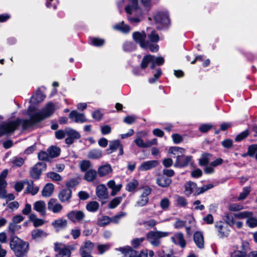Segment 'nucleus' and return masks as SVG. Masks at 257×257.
I'll return each mask as SVG.
<instances>
[{
  "label": "nucleus",
  "mask_w": 257,
  "mask_h": 257,
  "mask_svg": "<svg viewBox=\"0 0 257 257\" xmlns=\"http://www.w3.org/2000/svg\"><path fill=\"white\" fill-rule=\"evenodd\" d=\"M54 105L52 102L48 103L41 111L30 116L29 119H17L3 123L0 126V137L4 135L14 133L21 124L23 130H26L37 124L43 119L50 116L54 112Z\"/></svg>",
  "instance_id": "obj_1"
},
{
  "label": "nucleus",
  "mask_w": 257,
  "mask_h": 257,
  "mask_svg": "<svg viewBox=\"0 0 257 257\" xmlns=\"http://www.w3.org/2000/svg\"><path fill=\"white\" fill-rule=\"evenodd\" d=\"M10 246L17 257H24L29 250V243L17 236H12L10 240Z\"/></svg>",
  "instance_id": "obj_2"
},
{
  "label": "nucleus",
  "mask_w": 257,
  "mask_h": 257,
  "mask_svg": "<svg viewBox=\"0 0 257 257\" xmlns=\"http://www.w3.org/2000/svg\"><path fill=\"white\" fill-rule=\"evenodd\" d=\"M168 232L150 231L146 234V239L154 246H159L161 244V238L169 235Z\"/></svg>",
  "instance_id": "obj_3"
},
{
  "label": "nucleus",
  "mask_w": 257,
  "mask_h": 257,
  "mask_svg": "<svg viewBox=\"0 0 257 257\" xmlns=\"http://www.w3.org/2000/svg\"><path fill=\"white\" fill-rule=\"evenodd\" d=\"M154 19L156 24L161 25L162 28H167L171 23L168 13L166 11L157 12L154 16Z\"/></svg>",
  "instance_id": "obj_4"
},
{
  "label": "nucleus",
  "mask_w": 257,
  "mask_h": 257,
  "mask_svg": "<svg viewBox=\"0 0 257 257\" xmlns=\"http://www.w3.org/2000/svg\"><path fill=\"white\" fill-rule=\"evenodd\" d=\"M72 248L71 246H66L62 243H55L54 249L57 252L56 257H70Z\"/></svg>",
  "instance_id": "obj_5"
},
{
  "label": "nucleus",
  "mask_w": 257,
  "mask_h": 257,
  "mask_svg": "<svg viewBox=\"0 0 257 257\" xmlns=\"http://www.w3.org/2000/svg\"><path fill=\"white\" fill-rule=\"evenodd\" d=\"M67 218L72 222H82L84 220L85 214L81 210H74L69 211L66 215Z\"/></svg>",
  "instance_id": "obj_6"
},
{
  "label": "nucleus",
  "mask_w": 257,
  "mask_h": 257,
  "mask_svg": "<svg viewBox=\"0 0 257 257\" xmlns=\"http://www.w3.org/2000/svg\"><path fill=\"white\" fill-rule=\"evenodd\" d=\"M46 168V164L44 162L37 163L31 170L30 175L32 178L36 180L40 178L43 171Z\"/></svg>",
  "instance_id": "obj_7"
},
{
  "label": "nucleus",
  "mask_w": 257,
  "mask_h": 257,
  "mask_svg": "<svg viewBox=\"0 0 257 257\" xmlns=\"http://www.w3.org/2000/svg\"><path fill=\"white\" fill-rule=\"evenodd\" d=\"M117 149L119 150V155H122L123 154V145L120 141L117 140L110 141L109 144V148L106 150V153L109 155Z\"/></svg>",
  "instance_id": "obj_8"
},
{
  "label": "nucleus",
  "mask_w": 257,
  "mask_h": 257,
  "mask_svg": "<svg viewBox=\"0 0 257 257\" xmlns=\"http://www.w3.org/2000/svg\"><path fill=\"white\" fill-rule=\"evenodd\" d=\"M66 134L67 137L65 140V142L68 145L72 144L76 140L80 138V134L76 130L72 128L66 129Z\"/></svg>",
  "instance_id": "obj_9"
},
{
  "label": "nucleus",
  "mask_w": 257,
  "mask_h": 257,
  "mask_svg": "<svg viewBox=\"0 0 257 257\" xmlns=\"http://www.w3.org/2000/svg\"><path fill=\"white\" fill-rule=\"evenodd\" d=\"M133 37L134 41L136 43H139L142 48H145L148 44V43L147 42V41H146L147 35L144 31L134 32L133 34Z\"/></svg>",
  "instance_id": "obj_10"
},
{
  "label": "nucleus",
  "mask_w": 257,
  "mask_h": 257,
  "mask_svg": "<svg viewBox=\"0 0 257 257\" xmlns=\"http://www.w3.org/2000/svg\"><path fill=\"white\" fill-rule=\"evenodd\" d=\"M192 160V157L183 155L177 156L174 166L183 168L187 166Z\"/></svg>",
  "instance_id": "obj_11"
},
{
  "label": "nucleus",
  "mask_w": 257,
  "mask_h": 257,
  "mask_svg": "<svg viewBox=\"0 0 257 257\" xmlns=\"http://www.w3.org/2000/svg\"><path fill=\"white\" fill-rule=\"evenodd\" d=\"M58 197L61 202H69L72 197V190L70 188L62 189L59 192Z\"/></svg>",
  "instance_id": "obj_12"
},
{
  "label": "nucleus",
  "mask_w": 257,
  "mask_h": 257,
  "mask_svg": "<svg viewBox=\"0 0 257 257\" xmlns=\"http://www.w3.org/2000/svg\"><path fill=\"white\" fill-rule=\"evenodd\" d=\"M96 195L99 200L106 199L108 198L107 189L104 184H100L96 188Z\"/></svg>",
  "instance_id": "obj_13"
},
{
  "label": "nucleus",
  "mask_w": 257,
  "mask_h": 257,
  "mask_svg": "<svg viewBox=\"0 0 257 257\" xmlns=\"http://www.w3.org/2000/svg\"><path fill=\"white\" fill-rule=\"evenodd\" d=\"M57 201V199L51 198L48 203V209L54 213L60 212L63 208L62 205Z\"/></svg>",
  "instance_id": "obj_14"
},
{
  "label": "nucleus",
  "mask_w": 257,
  "mask_h": 257,
  "mask_svg": "<svg viewBox=\"0 0 257 257\" xmlns=\"http://www.w3.org/2000/svg\"><path fill=\"white\" fill-rule=\"evenodd\" d=\"M52 225L57 232L64 229L68 226V221L66 219L61 218L55 220L52 222Z\"/></svg>",
  "instance_id": "obj_15"
},
{
  "label": "nucleus",
  "mask_w": 257,
  "mask_h": 257,
  "mask_svg": "<svg viewBox=\"0 0 257 257\" xmlns=\"http://www.w3.org/2000/svg\"><path fill=\"white\" fill-rule=\"evenodd\" d=\"M215 227L217 228L221 237L227 236L229 234V230L228 225L222 221L217 222L215 224Z\"/></svg>",
  "instance_id": "obj_16"
},
{
  "label": "nucleus",
  "mask_w": 257,
  "mask_h": 257,
  "mask_svg": "<svg viewBox=\"0 0 257 257\" xmlns=\"http://www.w3.org/2000/svg\"><path fill=\"white\" fill-rule=\"evenodd\" d=\"M95 246L94 243L90 240H86L79 249V252H83L85 254H91V253Z\"/></svg>",
  "instance_id": "obj_17"
},
{
  "label": "nucleus",
  "mask_w": 257,
  "mask_h": 257,
  "mask_svg": "<svg viewBox=\"0 0 257 257\" xmlns=\"http://www.w3.org/2000/svg\"><path fill=\"white\" fill-rule=\"evenodd\" d=\"M69 117L70 119L74 120L76 122H84L87 121V119L84 114L78 113L76 110L72 111L69 113Z\"/></svg>",
  "instance_id": "obj_18"
},
{
  "label": "nucleus",
  "mask_w": 257,
  "mask_h": 257,
  "mask_svg": "<svg viewBox=\"0 0 257 257\" xmlns=\"http://www.w3.org/2000/svg\"><path fill=\"white\" fill-rule=\"evenodd\" d=\"M171 239L174 243L179 245L182 248L186 246V241L183 234L181 232L175 234L174 236L171 237Z\"/></svg>",
  "instance_id": "obj_19"
},
{
  "label": "nucleus",
  "mask_w": 257,
  "mask_h": 257,
  "mask_svg": "<svg viewBox=\"0 0 257 257\" xmlns=\"http://www.w3.org/2000/svg\"><path fill=\"white\" fill-rule=\"evenodd\" d=\"M47 235V233L40 229H34L31 232V237L36 241H39L46 237Z\"/></svg>",
  "instance_id": "obj_20"
},
{
  "label": "nucleus",
  "mask_w": 257,
  "mask_h": 257,
  "mask_svg": "<svg viewBox=\"0 0 257 257\" xmlns=\"http://www.w3.org/2000/svg\"><path fill=\"white\" fill-rule=\"evenodd\" d=\"M159 162L157 160H151L143 162L140 166L139 169L142 171H147L157 167Z\"/></svg>",
  "instance_id": "obj_21"
},
{
  "label": "nucleus",
  "mask_w": 257,
  "mask_h": 257,
  "mask_svg": "<svg viewBox=\"0 0 257 257\" xmlns=\"http://www.w3.org/2000/svg\"><path fill=\"white\" fill-rule=\"evenodd\" d=\"M194 241L199 248H203L204 246V237L202 232L196 231L194 234Z\"/></svg>",
  "instance_id": "obj_22"
},
{
  "label": "nucleus",
  "mask_w": 257,
  "mask_h": 257,
  "mask_svg": "<svg viewBox=\"0 0 257 257\" xmlns=\"http://www.w3.org/2000/svg\"><path fill=\"white\" fill-rule=\"evenodd\" d=\"M118 250L124 254V257H137L138 251L130 246L120 247Z\"/></svg>",
  "instance_id": "obj_23"
},
{
  "label": "nucleus",
  "mask_w": 257,
  "mask_h": 257,
  "mask_svg": "<svg viewBox=\"0 0 257 257\" xmlns=\"http://www.w3.org/2000/svg\"><path fill=\"white\" fill-rule=\"evenodd\" d=\"M33 208L35 210L39 212L42 216L46 215V204L44 201H36L34 204Z\"/></svg>",
  "instance_id": "obj_24"
},
{
  "label": "nucleus",
  "mask_w": 257,
  "mask_h": 257,
  "mask_svg": "<svg viewBox=\"0 0 257 257\" xmlns=\"http://www.w3.org/2000/svg\"><path fill=\"white\" fill-rule=\"evenodd\" d=\"M156 182L162 187H168L171 184L172 180L165 176L160 175L157 178Z\"/></svg>",
  "instance_id": "obj_25"
},
{
  "label": "nucleus",
  "mask_w": 257,
  "mask_h": 257,
  "mask_svg": "<svg viewBox=\"0 0 257 257\" xmlns=\"http://www.w3.org/2000/svg\"><path fill=\"white\" fill-rule=\"evenodd\" d=\"M112 169L109 164L100 166L97 170V174L100 177H104L112 172Z\"/></svg>",
  "instance_id": "obj_26"
},
{
  "label": "nucleus",
  "mask_w": 257,
  "mask_h": 257,
  "mask_svg": "<svg viewBox=\"0 0 257 257\" xmlns=\"http://www.w3.org/2000/svg\"><path fill=\"white\" fill-rule=\"evenodd\" d=\"M24 183H27L28 185L26 190L27 193H30L32 195H35L38 192L39 187L38 186H34L33 181H27Z\"/></svg>",
  "instance_id": "obj_27"
},
{
  "label": "nucleus",
  "mask_w": 257,
  "mask_h": 257,
  "mask_svg": "<svg viewBox=\"0 0 257 257\" xmlns=\"http://www.w3.org/2000/svg\"><path fill=\"white\" fill-rule=\"evenodd\" d=\"M54 186L52 183L47 184L44 187L42 195L44 197H50L54 191Z\"/></svg>",
  "instance_id": "obj_28"
},
{
  "label": "nucleus",
  "mask_w": 257,
  "mask_h": 257,
  "mask_svg": "<svg viewBox=\"0 0 257 257\" xmlns=\"http://www.w3.org/2000/svg\"><path fill=\"white\" fill-rule=\"evenodd\" d=\"M97 174V172L95 170H89L86 172L84 179L88 182H92L96 179Z\"/></svg>",
  "instance_id": "obj_29"
},
{
  "label": "nucleus",
  "mask_w": 257,
  "mask_h": 257,
  "mask_svg": "<svg viewBox=\"0 0 257 257\" xmlns=\"http://www.w3.org/2000/svg\"><path fill=\"white\" fill-rule=\"evenodd\" d=\"M251 187L246 186L243 188L242 191L239 194V196L236 199V201H242L247 198L251 192Z\"/></svg>",
  "instance_id": "obj_30"
},
{
  "label": "nucleus",
  "mask_w": 257,
  "mask_h": 257,
  "mask_svg": "<svg viewBox=\"0 0 257 257\" xmlns=\"http://www.w3.org/2000/svg\"><path fill=\"white\" fill-rule=\"evenodd\" d=\"M197 189V184L193 182L189 181L185 184V189L187 195H190Z\"/></svg>",
  "instance_id": "obj_31"
},
{
  "label": "nucleus",
  "mask_w": 257,
  "mask_h": 257,
  "mask_svg": "<svg viewBox=\"0 0 257 257\" xmlns=\"http://www.w3.org/2000/svg\"><path fill=\"white\" fill-rule=\"evenodd\" d=\"M102 156V151L98 149H93L88 152L87 157L91 159H98Z\"/></svg>",
  "instance_id": "obj_32"
},
{
  "label": "nucleus",
  "mask_w": 257,
  "mask_h": 257,
  "mask_svg": "<svg viewBox=\"0 0 257 257\" xmlns=\"http://www.w3.org/2000/svg\"><path fill=\"white\" fill-rule=\"evenodd\" d=\"M155 56L151 55H148L144 57L141 64V67L142 69H145L148 66V64L151 63V62L154 61Z\"/></svg>",
  "instance_id": "obj_33"
},
{
  "label": "nucleus",
  "mask_w": 257,
  "mask_h": 257,
  "mask_svg": "<svg viewBox=\"0 0 257 257\" xmlns=\"http://www.w3.org/2000/svg\"><path fill=\"white\" fill-rule=\"evenodd\" d=\"M60 149L55 146H51L47 150L50 158L58 157L60 154Z\"/></svg>",
  "instance_id": "obj_34"
},
{
  "label": "nucleus",
  "mask_w": 257,
  "mask_h": 257,
  "mask_svg": "<svg viewBox=\"0 0 257 257\" xmlns=\"http://www.w3.org/2000/svg\"><path fill=\"white\" fill-rule=\"evenodd\" d=\"M257 153V144H253L248 146L246 153L242 155L243 157L249 156L254 157Z\"/></svg>",
  "instance_id": "obj_35"
},
{
  "label": "nucleus",
  "mask_w": 257,
  "mask_h": 257,
  "mask_svg": "<svg viewBox=\"0 0 257 257\" xmlns=\"http://www.w3.org/2000/svg\"><path fill=\"white\" fill-rule=\"evenodd\" d=\"M132 3V6L127 5L125 8L126 13L129 15L132 14V9L137 10L138 8V0H128Z\"/></svg>",
  "instance_id": "obj_36"
},
{
  "label": "nucleus",
  "mask_w": 257,
  "mask_h": 257,
  "mask_svg": "<svg viewBox=\"0 0 257 257\" xmlns=\"http://www.w3.org/2000/svg\"><path fill=\"white\" fill-rule=\"evenodd\" d=\"M139 184L138 181L137 180L134 179L126 184L125 189L130 192H135L138 187Z\"/></svg>",
  "instance_id": "obj_37"
},
{
  "label": "nucleus",
  "mask_w": 257,
  "mask_h": 257,
  "mask_svg": "<svg viewBox=\"0 0 257 257\" xmlns=\"http://www.w3.org/2000/svg\"><path fill=\"white\" fill-rule=\"evenodd\" d=\"M253 213L251 211H245L237 213L234 214V216L237 219H242L247 218L251 216H253Z\"/></svg>",
  "instance_id": "obj_38"
},
{
  "label": "nucleus",
  "mask_w": 257,
  "mask_h": 257,
  "mask_svg": "<svg viewBox=\"0 0 257 257\" xmlns=\"http://www.w3.org/2000/svg\"><path fill=\"white\" fill-rule=\"evenodd\" d=\"M211 155L208 153L202 154L201 157L199 160V164L200 166H206L210 161Z\"/></svg>",
  "instance_id": "obj_39"
},
{
  "label": "nucleus",
  "mask_w": 257,
  "mask_h": 257,
  "mask_svg": "<svg viewBox=\"0 0 257 257\" xmlns=\"http://www.w3.org/2000/svg\"><path fill=\"white\" fill-rule=\"evenodd\" d=\"M122 197H116L111 200L108 204V208L113 209L116 207L122 201Z\"/></svg>",
  "instance_id": "obj_40"
},
{
  "label": "nucleus",
  "mask_w": 257,
  "mask_h": 257,
  "mask_svg": "<svg viewBox=\"0 0 257 257\" xmlns=\"http://www.w3.org/2000/svg\"><path fill=\"white\" fill-rule=\"evenodd\" d=\"M113 28L114 29L124 33H128L131 30L130 27L128 25L124 24L123 22L116 24Z\"/></svg>",
  "instance_id": "obj_41"
},
{
  "label": "nucleus",
  "mask_w": 257,
  "mask_h": 257,
  "mask_svg": "<svg viewBox=\"0 0 257 257\" xmlns=\"http://www.w3.org/2000/svg\"><path fill=\"white\" fill-rule=\"evenodd\" d=\"M213 185L212 184H209L206 185H203L202 187L200 188H197L196 190L194 192V195L195 196L199 195L204 192L207 191L209 189L213 188Z\"/></svg>",
  "instance_id": "obj_42"
},
{
  "label": "nucleus",
  "mask_w": 257,
  "mask_h": 257,
  "mask_svg": "<svg viewBox=\"0 0 257 257\" xmlns=\"http://www.w3.org/2000/svg\"><path fill=\"white\" fill-rule=\"evenodd\" d=\"M228 209L231 211H239L244 209L243 205L240 203H229Z\"/></svg>",
  "instance_id": "obj_43"
},
{
  "label": "nucleus",
  "mask_w": 257,
  "mask_h": 257,
  "mask_svg": "<svg viewBox=\"0 0 257 257\" xmlns=\"http://www.w3.org/2000/svg\"><path fill=\"white\" fill-rule=\"evenodd\" d=\"M99 207V204L96 201H90L86 205V208L87 210L90 212L96 211Z\"/></svg>",
  "instance_id": "obj_44"
},
{
  "label": "nucleus",
  "mask_w": 257,
  "mask_h": 257,
  "mask_svg": "<svg viewBox=\"0 0 257 257\" xmlns=\"http://www.w3.org/2000/svg\"><path fill=\"white\" fill-rule=\"evenodd\" d=\"M223 219L225 221L226 224L228 225L231 227H232L235 224L233 216L230 213H225Z\"/></svg>",
  "instance_id": "obj_45"
},
{
  "label": "nucleus",
  "mask_w": 257,
  "mask_h": 257,
  "mask_svg": "<svg viewBox=\"0 0 257 257\" xmlns=\"http://www.w3.org/2000/svg\"><path fill=\"white\" fill-rule=\"evenodd\" d=\"M148 38L149 40L148 41L151 43H157L160 40L159 35L156 33L155 30L152 31L150 34L148 35Z\"/></svg>",
  "instance_id": "obj_46"
},
{
  "label": "nucleus",
  "mask_w": 257,
  "mask_h": 257,
  "mask_svg": "<svg viewBox=\"0 0 257 257\" xmlns=\"http://www.w3.org/2000/svg\"><path fill=\"white\" fill-rule=\"evenodd\" d=\"M21 229V226L18 224L10 223L9 225L8 230L12 234L18 232Z\"/></svg>",
  "instance_id": "obj_47"
},
{
  "label": "nucleus",
  "mask_w": 257,
  "mask_h": 257,
  "mask_svg": "<svg viewBox=\"0 0 257 257\" xmlns=\"http://www.w3.org/2000/svg\"><path fill=\"white\" fill-rule=\"evenodd\" d=\"M110 248V245L109 243L98 244L97 245V249L98 253L100 254L104 253L105 251L108 250Z\"/></svg>",
  "instance_id": "obj_48"
},
{
  "label": "nucleus",
  "mask_w": 257,
  "mask_h": 257,
  "mask_svg": "<svg viewBox=\"0 0 257 257\" xmlns=\"http://www.w3.org/2000/svg\"><path fill=\"white\" fill-rule=\"evenodd\" d=\"M246 223L250 228L255 227L257 226V218L251 216L247 218Z\"/></svg>",
  "instance_id": "obj_49"
},
{
  "label": "nucleus",
  "mask_w": 257,
  "mask_h": 257,
  "mask_svg": "<svg viewBox=\"0 0 257 257\" xmlns=\"http://www.w3.org/2000/svg\"><path fill=\"white\" fill-rule=\"evenodd\" d=\"M91 163L89 161L84 160L80 162V167L82 172H86L87 170L90 168Z\"/></svg>",
  "instance_id": "obj_50"
},
{
  "label": "nucleus",
  "mask_w": 257,
  "mask_h": 257,
  "mask_svg": "<svg viewBox=\"0 0 257 257\" xmlns=\"http://www.w3.org/2000/svg\"><path fill=\"white\" fill-rule=\"evenodd\" d=\"M104 43V40L102 39L93 38L91 39L90 44L96 47L102 46Z\"/></svg>",
  "instance_id": "obj_51"
},
{
  "label": "nucleus",
  "mask_w": 257,
  "mask_h": 257,
  "mask_svg": "<svg viewBox=\"0 0 257 257\" xmlns=\"http://www.w3.org/2000/svg\"><path fill=\"white\" fill-rule=\"evenodd\" d=\"M162 74V71L160 68L157 69L156 72L154 73L153 77L150 78L149 81L151 83H154L159 78Z\"/></svg>",
  "instance_id": "obj_52"
},
{
  "label": "nucleus",
  "mask_w": 257,
  "mask_h": 257,
  "mask_svg": "<svg viewBox=\"0 0 257 257\" xmlns=\"http://www.w3.org/2000/svg\"><path fill=\"white\" fill-rule=\"evenodd\" d=\"M47 177L51 178L53 180L56 181H61L62 179L61 176L59 174L54 172L48 173L47 174Z\"/></svg>",
  "instance_id": "obj_53"
},
{
  "label": "nucleus",
  "mask_w": 257,
  "mask_h": 257,
  "mask_svg": "<svg viewBox=\"0 0 257 257\" xmlns=\"http://www.w3.org/2000/svg\"><path fill=\"white\" fill-rule=\"evenodd\" d=\"M141 199L137 202L136 206L139 207H142L146 205L148 203V197H145L141 195Z\"/></svg>",
  "instance_id": "obj_54"
},
{
  "label": "nucleus",
  "mask_w": 257,
  "mask_h": 257,
  "mask_svg": "<svg viewBox=\"0 0 257 257\" xmlns=\"http://www.w3.org/2000/svg\"><path fill=\"white\" fill-rule=\"evenodd\" d=\"M145 239V237L135 238L132 241V245L134 248H137Z\"/></svg>",
  "instance_id": "obj_55"
},
{
  "label": "nucleus",
  "mask_w": 257,
  "mask_h": 257,
  "mask_svg": "<svg viewBox=\"0 0 257 257\" xmlns=\"http://www.w3.org/2000/svg\"><path fill=\"white\" fill-rule=\"evenodd\" d=\"M249 135V133L248 130H245L240 134H238L235 138V141L236 142H240L246 138Z\"/></svg>",
  "instance_id": "obj_56"
},
{
  "label": "nucleus",
  "mask_w": 257,
  "mask_h": 257,
  "mask_svg": "<svg viewBox=\"0 0 257 257\" xmlns=\"http://www.w3.org/2000/svg\"><path fill=\"white\" fill-rule=\"evenodd\" d=\"M79 184L78 180L75 178H72L67 181L65 185L67 188L74 187L77 186Z\"/></svg>",
  "instance_id": "obj_57"
},
{
  "label": "nucleus",
  "mask_w": 257,
  "mask_h": 257,
  "mask_svg": "<svg viewBox=\"0 0 257 257\" xmlns=\"http://www.w3.org/2000/svg\"><path fill=\"white\" fill-rule=\"evenodd\" d=\"M38 158L42 161H49L50 158L49 153L45 151H41L38 154Z\"/></svg>",
  "instance_id": "obj_58"
},
{
  "label": "nucleus",
  "mask_w": 257,
  "mask_h": 257,
  "mask_svg": "<svg viewBox=\"0 0 257 257\" xmlns=\"http://www.w3.org/2000/svg\"><path fill=\"white\" fill-rule=\"evenodd\" d=\"M135 143L139 147L145 148L149 147V145L147 143H144L143 140L141 138H138L135 140Z\"/></svg>",
  "instance_id": "obj_59"
},
{
  "label": "nucleus",
  "mask_w": 257,
  "mask_h": 257,
  "mask_svg": "<svg viewBox=\"0 0 257 257\" xmlns=\"http://www.w3.org/2000/svg\"><path fill=\"white\" fill-rule=\"evenodd\" d=\"M111 222V218L107 216H104L99 221V225L104 226Z\"/></svg>",
  "instance_id": "obj_60"
},
{
  "label": "nucleus",
  "mask_w": 257,
  "mask_h": 257,
  "mask_svg": "<svg viewBox=\"0 0 257 257\" xmlns=\"http://www.w3.org/2000/svg\"><path fill=\"white\" fill-rule=\"evenodd\" d=\"M170 205V201L168 198H165L161 200L160 202V206L164 209H167Z\"/></svg>",
  "instance_id": "obj_61"
},
{
  "label": "nucleus",
  "mask_w": 257,
  "mask_h": 257,
  "mask_svg": "<svg viewBox=\"0 0 257 257\" xmlns=\"http://www.w3.org/2000/svg\"><path fill=\"white\" fill-rule=\"evenodd\" d=\"M24 160L21 157H15L13 161V164L16 167H21L24 163Z\"/></svg>",
  "instance_id": "obj_62"
},
{
  "label": "nucleus",
  "mask_w": 257,
  "mask_h": 257,
  "mask_svg": "<svg viewBox=\"0 0 257 257\" xmlns=\"http://www.w3.org/2000/svg\"><path fill=\"white\" fill-rule=\"evenodd\" d=\"M70 234L72 236L73 238L76 239L78 238L81 234L80 229L78 228L72 229Z\"/></svg>",
  "instance_id": "obj_63"
},
{
  "label": "nucleus",
  "mask_w": 257,
  "mask_h": 257,
  "mask_svg": "<svg viewBox=\"0 0 257 257\" xmlns=\"http://www.w3.org/2000/svg\"><path fill=\"white\" fill-rule=\"evenodd\" d=\"M230 257H246L245 251L235 250L231 253Z\"/></svg>",
  "instance_id": "obj_64"
}]
</instances>
